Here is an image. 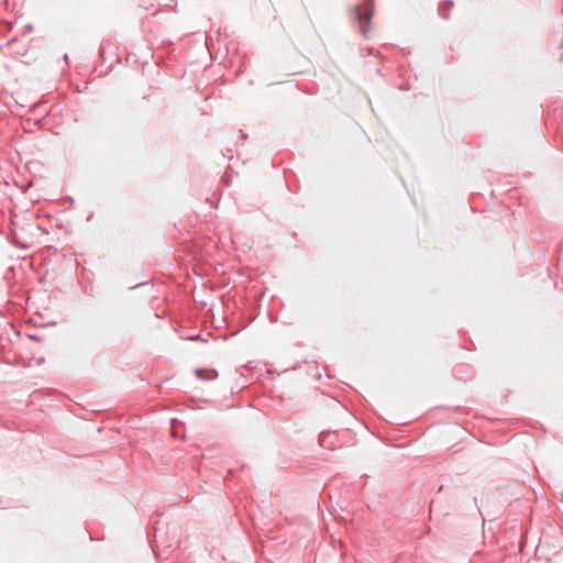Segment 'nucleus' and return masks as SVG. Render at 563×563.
Masks as SVG:
<instances>
[{"mask_svg": "<svg viewBox=\"0 0 563 563\" xmlns=\"http://www.w3.org/2000/svg\"><path fill=\"white\" fill-rule=\"evenodd\" d=\"M336 433L330 431H322L319 434V444L328 450H333L335 448Z\"/></svg>", "mask_w": 563, "mask_h": 563, "instance_id": "2", "label": "nucleus"}, {"mask_svg": "<svg viewBox=\"0 0 563 563\" xmlns=\"http://www.w3.org/2000/svg\"><path fill=\"white\" fill-rule=\"evenodd\" d=\"M146 284H147V282H141V283H139V284H136V285H134V286H131V287H129V288H130V289H135V288H139V287H141V286H144V285H146Z\"/></svg>", "mask_w": 563, "mask_h": 563, "instance_id": "4", "label": "nucleus"}, {"mask_svg": "<svg viewBox=\"0 0 563 563\" xmlns=\"http://www.w3.org/2000/svg\"><path fill=\"white\" fill-rule=\"evenodd\" d=\"M373 14V5L366 2L363 5L355 7L353 10L354 20L358 23L361 33L366 36L368 33V22Z\"/></svg>", "mask_w": 563, "mask_h": 563, "instance_id": "1", "label": "nucleus"}, {"mask_svg": "<svg viewBox=\"0 0 563 563\" xmlns=\"http://www.w3.org/2000/svg\"><path fill=\"white\" fill-rule=\"evenodd\" d=\"M196 376L205 380H213L218 377V372L214 368L210 369H196Z\"/></svg>", "mask_w": 563, "mask_h": 563, "instance_id": "3", "label": "nucleus"}]
</instances>
